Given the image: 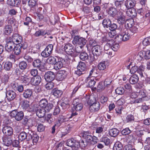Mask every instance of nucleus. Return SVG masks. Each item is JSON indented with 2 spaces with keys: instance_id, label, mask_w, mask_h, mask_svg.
I'll list each match as a JSON object with an SVG mask.
<instances>
[{
  "instance_id": "f257e3e1",
  "label": "nucleus",
  "mask_w": 150,
  "mask_h": 150,
  "mask_svg": "<svg viewBox=\"0 0 150 150\" xmlns=\"http://www.w3.org/2000/svg\"><path fill=\"white\" fill-rule=\"evenodd\" d=\"M72 104L73 106L72 108V113L70 118H71L73 116L77 115L78 114L77 112L81 110L83 107V105L79 102V100L78 98L75 99L74 100Z\"/></svg>"
},
{
  "instance_id": "473e14b6",
  "label": "nucleus",
  "mask_w": 150,
  "mask_h": 150,
  "mask_svg": "<svg viewBox=\"0 0 150 150\" xmlns=\"http://www.w3.org/2000/svg\"><path fill=\"white\" fill-rule=\"evenodd\" d=\"M119 130L116 128H115L111 129L109 131L110 135L111 137H115L119 134Z\"/></svg>"
},
{
  "instance_id": "6e6552de",
  "label": "nucleus",
  "mask_w": 150,
  "mask_h": 150,
  "mask_svg": "<svg viewBox=\"0 0 150 150\" xmlns=\"http://www.w3.org/2000/svg\"><path fill=\"white\" fill-rule=\"evenodd\" d=\"M18 138L21 141L25 139H26L27 141H29L32 139V137L30 134L22 132L18 135Z\"/></svg>"
},
{
  "instance_id": "1a4fd4ad",
  "label": "nucleus",
  "mask_w": 150,
  "mask_h": 150,
  "mask_svg": "<svg viewBox=\"0 0 150 150\" xmlns=\"http://www.w3.org/2000/svg\"><path fill=\"white\" fill-rule=\"evenodd\" d=\"M64 49L65 52L68 54L72 55L75 52L74 48L71 44L68 43L65 45Z\"/></svg>"
},
{
  "instance_id": "9b49d317",
  "label": "nucleus",
  "mask_w": 150,
  "mask_h": 150,
  "mask_svg": "<svg viewBox=\"0 0 150 150\" xmlns=\"http://www.w3.org/2000/svg\"><path fill=\"white\" fill-rule=\"evenodd\" d=\"M54 73L51 71H48L45 73V80L49 82L52 81L55 79Z\"/></svg>"
},
{
  "instance_id": "79ce46f5",
  "label": "nucleus",
  "mask_w": 150,
  "mask_h": 150,
  "mask_svg": "<svg viewBox=\"0 0 150 150\" xmlns=\"http://www.w3.org/2000/svg\"><path fill=\"white\" fill-rule=\"evenodd\" d=\"M63 65V63L61 61H58L57 62H56V63L54 66V68L55 70H57L62 68Z\"/></svg>"
},
{
  "instance_id": "a18cd8bd",
  "label": "nucleus",
  "mask_w": 150,
  "mask_h": 150,
  "mask_svg": "<svg viewBox=\"0 0 150 150\" xmlns=\"http://www.w3.org/2000/svg\"><path fill=\"white\" fill-rule=\"evenodd\" d=\"M19 66L20 69L24 70L26 69L27 67V64L25 61H22L19 63Z\"/></svg>"
},
{
  "instance_id": "cd10ccee",
  "label": "nucleus",
  "mask_w": 150,
  "mask_h": 150,
  "mask_svg": "<svg viewBox=\"0 0 150 150\" xmlns=\"http://www.w3.org/2000/svg\"><path fill=\"white\" fill-rule=\"evenodd\" d=\"M138 80V77L136 74H134L129 79V82L132 84H134L137 83Z\"/></svg>"
},
{
  "instance_id": "774afa93",
  "label": "nucleus",
  "mask_w": 150,
  "mask_h": 150,
  "mask_svg": "<svg viewBox=\"0 0 150 150\" xmlns=\"http://www.w3.org/2000/svg\"><path fill=\"white\" fill-rule=\"evenodd\" d=\"M143 44L145 46L150 44V37L145 38L143 41Z\"/></svg>"
},
{
  "instance_id": "5fc2aeb1",
  "label": "nucleus",
  "mask_w": 150,
  "mask_h": 150,
  "mask_svg": "<svg viewBox=\"0 0 150 150\" xmlns=\"http://www.w3.org/2000/svg\"><path fill=\"white\" fill-rule=\"evenodd\" d=\"M126 21L125 16H122L121 17L118 18L117 21L120 24H123L125 23Z\"/></svg>"
},
{
  "instance_id": "412c9836",
  "label": "nucleus",
  "mask_w": 150,
  "mask_h": 150,
  "mask_svg": "<svg viewBox=\"0 0 150 150\" xmlns=\"http://www.w3.org/2000/svg\"><path fill=\"white\" fill-rule=\"evenodd\" d=\"M47 112L44 108H39L37 110L36 115L37 116L39 117H43L45 115V113Z\"/></svg>"
},
{
  "instance_id": "f704fd0d",
  "label": "nucleus",
  "mask_w": 150,
  "mask_h": 150,
  "mask_svg": "<svg viewBox=\"0 0 150 150\" xmlns=\"http://www.w3.org/2000/svg\"><path fill=\"white\" fill-rule=\"evenodd\" d=\"M41 62L39 59H37L35 60L32 63V64L34 67H37L40 70V67Z\"/></svg>"
},
{
  "instance_id": "c9c22d12",
  "label": "nucleus",
  "mask_w": 150,
  "mask_h": 150,
  "mask_svg": "<svg viewBox=\"0 0 150 150\" xmlns=\"http://www.w3.org/2000/svg\"><path fill=\"white\" fill-rule=\"evenodd\" d=\"M117 11V10L115 8L111 7L109 9L108 13L112 17H116Z\"/></svg>"
},
{
  "instance_id": "f8f14e48",
  "label": "nucleus",
  "mask_w": 150,
  "mask_h": 150,
  "mask_svg": "<svg viewBox=\"0 0 150 150\" xmlns=\"http://www.w3.org/2000/svg\"><path fill=\"white\" fill-rule=\"evenodd\" d=\"M121 33L122 36L123 41H125L127 40L131 37V36L129 33V30L126 28L121 30Z\"/></svg>"
},
{
  "instance_id": "37998d69",
  "label": "nucleus",
  "mask_w": 150,
  "mask_h": 150,
  "mask_svg": "<svg viewBox=\"0 0 150 150\" xmlns=\"http://www.w3.org/2000/svg\"><path fill=\"white\" fill-rule=\"evenodd\" d=\"M29 102L27 100H24L22 102L21 106L24 109H26L29 107Z\"/></svg>"
},
{
  "instance_id": "de8ad7c7",
  "label": "nucleus",
  "mask_w": 150,
  "mask_h": 150,
  "mask_svg": "<svg viewBox=\"0 0 150 150\" xmlns=\"http://www.w3.org/2000/svg\"><path fill=\"white\" fill-rule=\"evenodd\" d=\"M106 66L105 62H101L98 65V68L100 70H103L106 68Z\"/></svg>"
},
{
  "instance_id": "e433bc0d",
  "label": "nucleus",
  "mask_w": 150,
  "mask_h": 150,
  "mask_svg": "<svg viewBox=\"0 0 150 150\" xmlns=\"http://www.w3.org/2000/svg\"><path fill=\"white\" fill-rule=\"evenodd\" d=\"M56 58L52 56L49 57L47 60V63L52 65H54L56 63Z\"/></svg>"
},
{
  "instance_id": "0e129e2a",
  "label": "nucleus",
  "mask_w": 150,
  "mask_h": 150,
  "mask_svg": "<svg viewBox=\"0 0 150 150\" xmlns=\"http://www.w3.org/2000/svg\"><path fill=\"white\" fill-rule=\"evenodd\" d=\"M134 117L132 115H128L126 118V121L127 122H132L134 120Z\"/></svg>"
},
{
  "instance_id": "6e6d98bb",
  "label": "nucleus",
  "mask_w": 150,
  "mask_h": 150,
  "mask_svg": "<svg viewBox=\"0 0 150 150\" xmlns=\"http://www.w3.org/2000/svg\"><path fill=\"white\" fill-rule=\"evenodd\" d=\"M61 106L63 109L66 110L69 107V104L68 102H63L61 104Z\"/></svg>"
},
{
  "instance_id": "a211bd4d",
  "label": "nucleus",
  "mask_w": 150,
  "mask_h": 150,
  "mask_svg": "<svg viewBox=\"0 0 150 150\" xmlns=\"http://www.w3.org/2000/svg\"><path fill=\"white\" fill-rule=\"evenodd\" d=\"M41 79L39 76H36L32 78L31 82L32 84L35 86L38 85L41 82Z\"/></svg>"
},
{
  "instance_id": "69168bd1",
  "label": "nucleus",
  "mask_w": 150,
  "mask_h": 150,
  "mask_svg": "<svg viewBox=\"0 0 150 150\" xmlns=\"http://www.w3.org/2000/svg\"><path fill=\"white\" fill-rule=\"evenodd\" d=\"M103 129L104 126H103L96 127V133L98 134L101 133L103 131Z\"/></svg>"
},
{
  "instance_id": "72a5a7b5",
  "label": "nucleus",
  "mask_w": 150,
  "mask_h": 150,
  "mask_svg": "<svg viewBox=\"0 0 150 150\" xmlns=\"http://www.w3.org/2000/svg\"><path fill=\"white\" fill-rule=\"evenodd\" d=\"M58 74L59 76L61 77L60 80H62L66 77L67 72L65 70H61L59 71Z\"/></svg>"
},
{
  "instance_id": "49530a36",
  "label": "nucleus",
  "mask_w": 150,
  "mask_h": 150,
  "mask_svg": "<svg viewBox=\"0 0 150 150\" xmlns=\"http://www.w3.org/2000/svg\"><path fill=\"white\" fill-rule=\"evenodd\" d=\"M123 0H116L115 1V6L118 8H120V9L122 10L121 8V6L123 4Z\"/></svg>"
},
{
  "instance_id": "bb28decb",
  "label": "nucleus",
  "mask_w": 150,
  "mask_h": 150,
  "mask_svg": "<svg viewBox=\"0 0 150 150\" xmlns=\"http://www.w3.org/2000/svg\"><path fill=\"white\" fill-rule=\"evenodd\" d=\"M126 14L130 17L135 16L136 15L135 10L132 8H128L126 11Z\"/></svg>"
},
{
  "instance_id": "20e7f679",
  "label": "nucleus",
  "mask_w": 150,
  "mask_h": 150,
  "mask_svg": "<svg viewBox=\"0 0 150 150\" xmlns=\"http://www.w3.org/2000/svg\"><path fill=\"white\" fill-rule=\"evenodd\" d=\"M10 116L13 117H14L16 120L20 121L23 119L24 117V114L22 111L18 112L14 110H12L11 112Z\"/></svg>"
},
{
  "instance_id": "e2e57ef3",
  "label": "nucleus",
  "mask_w": 150,
  "mask_h": 150,
  "mask_svg": "<svg viewBox=\"0 0 150 150\" xmlns=\"http://www.w3.org/2000/svg\"><path fill=\"white\" fill-rule=\"evenodd\" d=\"M53 49V45L52 44H50L47 45L45 49L52 54Z\"/></svg>"
},
{
  "instance_id": "ddd939ff",
  "label": "nucleus",
  "mask_w": 150,
  "mask_h": 150,
  "mask_svg": "<svg viewBox=\"0 0 150 150\" xmlns=\"http://www.w3.org/2000/svg\"><path fill=\"white\" fill-rule=\"evenodd\" d=\"M14 43L8 38L6 40V43L5 46L6 50L8 52L13 50L15 47Z\"/></svg>"
},
{
  "instance_id": "39448f33",
  "label": "nucleus",
  "mask_w": 150,
  "mask_h": 150,
  "mask_svg": "<svg viewBox=\"0 0 150 150\" xmlns=\"http://www.w3.org/2000/svg\"><path fill=\"white\" fill-rule=\"evenodd\" d=\"M86 69V66L84 63L80 62L77 67V70L75 71V73L80 76L83 74L84 71Z\"/></svg>"
},
{
  "instance_id": "2eb2a0df",
  "label": "nucleus",
  "mask_w": 150,
  "mask_h": 150,
  "mask_svg": "<svg viewBox=\"0 0 150 150\" xmlns=\"http://www.w3.org/2000/svg\"><path fill=\"white\" fill-rule=\"evenodd\" d=\"M102 48L100 45H97L92 48V53L96 57L99 56L102 51Z\"/></svg>"
},
{
  "instance_id": "13d9d810",
  "label": "nucleus",
  "mask_w": 150,
  "mask_h": 150,
  "mask_svg": "<svg viewBox=\"0 0 150 150\" xmlns=\"http://www.w3.org/2000/svg\"><path fill=\"white\" fill-rule=\"evenodd\" d=\"M96 71L97 70L96 68L92 69L90 72L89 76H92L93 77L96 76L97 75Z\"/></svg>"
},
{
  "instance_id": "3c124183",
  "label": "nucleus",
  "mask_w": 150,
  "mask_h": 150,
  "mask_svg": "<svg viewBox=\"0 0 150 150\" xmlns=\"http://www.w3.org/2000/svg\"><path fill=\"white\" fill-rule=\"evenodd\" d=\"M54 84L52 81L49 82L45 85V88L48 90L52 89L54 86Z\"/></svg>"
},
{
  "instance_id": "864d4df0",
  "label": "nucleus",
  "mask_w": 150,
  "mask_h": 150,
  "mask_svg": "<svg viewBox=\"0 0 150 150\" xmlns=\"http://www.w3.org/2000/svg\"><path fill=\"white\" fill-rule=\"evenodd\" d=\"M115 92L118 95H122L123 94L125 91L123 87H118L115 89Z\"/></svg>"
},
{
  "instance_id": "58836bf2",
  "label": "nucleus",
  "mask_w": 150,
  "mask_h": 150,
  "mask_svg": "<svg viewBox=\"0 0 150 150\" xmlns=\"http://www.w3.org/2000/svg\"><path fill=\"white\" fill-rule=\"evenodd\" d=\"M111 23V21L109 19H104L102 23L104 27L106 28H108Z\"/></svg>"
},
{
  "instance_id": "b1692460",
  "label": "nucleus",
  "mask_w": 150,
  "mask_h": 150,
  "mask_svg": "<svg viewBox=\"0 0 150 150\" xmlns=\"http://www.w3.org/2000/svg\"><path fill=\"white\" fill-rule=\"evenodd\" d=\"M3 143L4 145L7 146H9L11 145L12 142V140L11 137H5L3 139Z\"/></svg>"
},
{
  "instance_id": "8fccbe9b",
  "label": "nucleus",
  "mask_w": 150,
  "mask_h": 150,
  "mask_svg": "<svg viewBox=\"0 0 150 150\" xmlns=\"http://www.w3.org/2000/svg\"><path fill=\"white\" fill-rule=\"evenodd\" d=\"M13 50L15 54L17 55L21 53V47L19 45H17L15 46Z\"/></svg>"
},
{
  "instance_id": "423d86ee",
  "label": "nucleus",
  "mask_w": 150,
  "mask_h": 150,
  "mask_svg": "<svg viewBox=\"0 0 150 150\" xmlns=\"http://www.w3.org/2000/svg\"><path fill=\"white\" fill-rule=\"evenodd\" d=\"M8 38L14 44L16 45H19L22 41V37L20 35L17 34H14Z\"/></svg>"
},
{
  "instance_id": "4468645a",
  "label": "nucleus",
  "mask_w": 150,
  "mask_h": 150,
  "mask_svg": "<svg viewBox=\"0 0 150 150\" xmlns=\"http://www.w3.org/2000/svg\"><path fill=\"white\" fill-rule=\"evenodd\" d=\"M83 137L85 139V141L88 143L92 142L93 136L91 135L90 132L89 131L83 132Z\"/></svg>"
},
{
  "instance_id": "bf43d9fd",
  "label": "nucleus",
  "mask_w": 150,
  "mask_h": 150,
  "mask_svg": "<svg viewBox=\"0 0 150 150\" xmlns=\"http://www.w3.org/2000/svg\"><path fill=\"white\" fill-rule=\"evenodd\" d=\"M111 45L112 44L110 42H107L106 43L104 46V48L105 52L108 50H112Z\"/></svg>"
},
{
  "instance_id": "0eeeda50",
  "label": "nucleus",
  "mask_w": 150,
  "mask_h": 150,
  "mask_svg": "<svg viewBox=\"0 0 150 150\" xmlns=\"http://www.w3.org/2000/svg\"><path fill=\"white\" fill-rule=\"evenodd\" d=\"M66 144L67 146L71 147L73 149L76 150L79 148V142L73 138L68 139Z\"/></svg>"
},
{
  "instance_id": "7c9ffc66",
  "label": "nucleus",
  "mask_w": 150,
  "mask_h": 150,
  "mask_svg": "<svg viewBox=\"0 0 150 150\" xmlns=\"http://www.w3.org/2000/svg\"><path fill=\"white\" fill-rule=\"evenodd\" d=\"M52 93L54 96L56 98L60 97L62 94V91L56 88L53 89L52 90Z\"/></svg>"
},
{
  "instance_id": "ea45409f",
  "label": "nucleus",
  "mask_w": 150,
  "mask_h": 150,
  "mask_svg": "<svg viewBox=\"0 0 150 150\" xmlns=\"http://www.w3.org/2000/svg\"><path fill=\"white\" fill-rule=\"evenodd\" d=\"M114 148L116 150H122L123 148L122 144L119 142H116L114 144Z\"/></svg>"
},
{
  "instance_id": "f03ea898",
  "label": "nucleus",
  "mask_w": 150,
  "mask_h": 150,
  "mask_svg": "<svg viewBox=\"0 0 150 150\" xmlns=\"http://www.w3.org/2000/svg\"><path fill=\"white\" fill-rule=\"evenodd\" d=\"M39 105L41 108L45 109L47 112H49L52 108L53 105L48 103V101L45 98L41 100L39 103Z\"/></svg>"
},
{
  "instance_id": "393cba45",
  "label": "nucleus",
  "mask_w": 150,
  "mask_h": 150,
  "mask_svg": "<svg viewBox=\"0 0 150 150\" xmlns=\"http://www.w3.org/2000/svg\"><path fill=\"white\" fill-rule=\"evenodd\" d=\"M12 31L13 29L11 26L7 25L5 27L4 32L5 34L8 35L12 33Z\"/></svg>"
},
{
  "instance_id": "c85d7f7f",
  "label": "nucleus",
  "mask_w": 150,
  "mask_h": 150,
  "mask_svg": "<svg viewBox=\"0 0 150 150\" xmlns=\"http://www.w3.org/2000/svg\"><path fill=\"white\" fill-rule=\"evenodd\" d=\"M135 3L131 0H127L125 4V6L127 8H132L135 5Z\"/></svg>"
},
{
  "instance_id": "603ef678",
  "label": "nucleus",
  "mask_w": 150,
  "mask_h": 150,
  "mask_svg": "<svg viewBox=\"0 0 150 150\" xmlns=\"http://www.w3.org/2000/svg\"><path fill=\"white\" fill-rule=\"evenodd\" d=\"M131 130L129 128H126L123 129L121 132V133L123 135H128L131 132Z\"/></svg>"
},
{
  "instance_id": "dca6fc26",
  "label": "nucleus",
  "mask_w": 150,
  "mask_h": 150,
  "mask_svg": "<svg viewBox=\"0 0 150 150\" xmlns=\"http://www.w3.org/2000/svg\"><path fill=\"white\" fill-rule=\"evenodd\" d=\"M100 108V104L98 102H96L93 104L90 105L89 110L91 112H95L98 111Z\"/></svg>"
},
{
  "instance_id": "09e8293b",
  "label": "nucleus",
  "mask_w": 150,
  "mask_h": 150,
  "mask_svg": "<svg viewBox=\"0 0 150 150\" xmlns=\"http://www.w3.org/2000/svg\"><path fill=\"white\" fill-rule=\"evenodd\" d=\"M114 41L113 42H111V45L112 50H113L114 51H116L119 48V45L117 43H114Z\"/></svg>"
},
{
  "instance_id": "9d476101",
  "label": "nucleus",
  "mask_w": 150,
  "mask_h": 150,
  "mask_svg": "<svg viewBox=\"0 0 150 150\" xmlns=\"http://www.w3.org/2000/svg\"><path fill=\"white\" fill-rule=\"evenodd\" d=\"M2 131L3 133L6 136H11L13 134V129L10 126H4L3 127Z\"/></svg>"
},
{
  "instance_id": "a878e982",
  "label": "nucleus",
  "mask_w": 150,
  "mask_h": 150,
  "mask_svg": "<svg viewBox=\"0 0 150 150\" xmlns=\"http://www.w3.org/2000/svg\"><path fill=\"white\" fill-rule=\"evenodd\" d=\"M21 1L20 0H7V4L11 6H16L19 5Z\"/></svg>"
},
{
  "instance_id": "052dcab7",
  "label": "nucleus",
  "mask_w": 150,
  "mask_h": 150,
  "mask_svg": "<svg viewBox=\"0 0 150 150\" xmlns=\"http://www.w3.org/2000/svg\"><path fill=\"white\" fill-rule=\"evenodd\" d=\"M138 25H134L132 27H130V30L132 33H135L138 31Z\"/></svg>"
},
{
  "instance_id": "c03bdc74",
  "label": "nucleus",
  "mask_w": 150,
  "mask_h": 150,
  "mask_svg": "<svg viewBox=\"0 0 150 150\" xmlns=\"http://www.w3.org/2000/svg\"><path fill=\"white\" fill-rule=\"evenodd\" d=\"M4 69L7 71H9L12 67V64L11 62H6L4 65Z\"/></svg>"
},
{
  "instance_id": "4d7b16f0",
  "label": "nucleus",
  "mask_w": 150,
  "mask_h": 150,
  "mask_svg": "<svg viewBox=\"0 0 150 150\" xmlns=\"http://www.w3.org/2000/svg\"><path fill=\"white\" fill-rule=\"evenodd\" d=\"M51 54L48 51H46L45 49L41 52V55L44 57H47Z\"/></svg>"
},
{
  "instance_id": "5701e85b",
  "label": "nucleus",
  "mask_w": 150,
  "mask_h": 150,
  "mask_svg": "<svg viewBox=\"0 0 150 150\" xmlns=\"http://www.w3.org/2000/svg\"><path fill=\"white\" fill-rule=\"evenodd\" d=\"M74 125L73 123H71L68 124L66 125L65 126V131L64 133L67 134L69 133L73 128Z\"/></svg>"
},
{
  "instance_id": "a19ab883",
  "label": "nucleus",
  "mask_w": 150,
  "mask_h": 150,
  "mask_svg": "<svg viewBox=\"0 0 150 150\" xmlns=\"http://www.w3.org/2000/svg\"><path fill=\"white\" fill-rule=\"evenodd\" d=\"M80 58L82 60L85 61L88 59V54L85 52H81L80 55Z\"/></svg>"
},
{
  "instance_id": "7ed1b4c3",
  "label": "nucleus",
  "mask_w": 150,
  "mask_h": 150,
  "mask_svg": "<svg viewBox=\"0 0 150 150\" xmlns=\"http://www.w3.org/2000/svg\"><path fill=\"white\" fill-rule=\"evenodd\" d=\"M86 42L87 40L85 38L78 35L75 36L72 41L74 45L77 44L82 47L86 44Z\"/></svg>"
},
{
  "instance_id": "f3484780",
  "label": "nucleus",
  "mask_w": 150,
  "mask_h": 150,
  "mask_svg": "<svg viewBox=\"0 0 150 150\" xmlns=\"http://www.w3.org/2000/svg\"><path fill=\"white\" fill-rule=\"evenodd\" d=\"M6 96L8 100H12L16 97V94L13 91H9L6 92Z\"/></svg>"
},
{
  "instance_id": "aec40b11",
  "label": "nucleus",
  "mask_w": 150,
  "mask_h": 150,
  "mask_svg": "<svg viewBox=\"0 0 150 150\" xmlns=\"http://www.w3.org/2000/svg\"><path fill=\"white\" fill-rule=\"evenodd\" d=\"M32 94L33 92L32 90L27 89L24 90V92L23 94V96L24 98L29 99L31 98Z\"/></svg>"
},
{
  "instance_id": "338daca9",
  "label": "nucleus",
  "mask_w": 150,
  "mask_h": 150,
  "mask_svg": "<svg viewBox=\"0 0 150 150\" xmlns=\"http://www.w3.org/2000/svg\"><path fill=\"white\" fill-rule=\"evenodd\" d=\"M115 41H117L118 42H120L122 41H123L122 39V34H121V35H117L115 38Z\"/></svg>"
},
{
  "instance_id": "4c0bfd02",
  "label": "nucleus",
  "mask_w": 150,
  "mask_h": 150,
  "mask_svg": "<svg viewBox=\"0 0 150 150\" xmlns=\"http://www.w3.org/2000/svg\"><path fill=\"white\" fill-rule=\"evenodd\" d=\"M47 33V32L45 30H40L36 31L34 34L35 37H39L40 36H44Z\"/></svg>"
},
{
  "instance_id": "680f3d73",
  "label": "nucleus",
  "mask_w": 150,
  "mask_h": 150,
  "mask_svg": "<svg viewBox=\"0 0 150 150\" xmlns=\"http://www.w3.org/2000/svg\"><path fill=\"white\" fill-rule=\"evenodd\" d=\"M144 70V68L142 65L139 67L137 71V73L139 74L140 76L141 77L143 76V72Z\"/></svg>"
},
{
  "instance_id": "4be33fe9",
  "label": "nucleus",
  "mask_w": 150,
  "mask_h": 150,
  "mask_svg": "<svg viewBox=\"0 0 150 150\" xmlns=\"http://www.w3.org/2000/svg\"><path fill=\"white\" fill-rule=\"evenodd\" d=\"M100 142H103L106 146L110 145L111 143L110 139L106 136H103L100 139Z\"/></svg>"
},
{
  "instance_id": "6ab92c4d",
  "label": "nucleus",
  "mask_w": 150,
  "mask_h": 150,
  "mask_svg": "<svg viewBox=\"0 0 150 150\" xmlns=\"http://www.w3.org/2000/svg\"><path fill=\"white\" fill-rule=\"evenodd\" d=\"M85 99H86L85 101H86L87 103L90 106L96 102L95 98L92 96L86 95Z\"/></svg>"
},
{
  "instance_id": "2f4dec72",
  "label": "nucleus",
  "mask_w": 150,
  "mask_h": 150,
  "mask_svg": "<svg viewBox=\"0 0 150 150\" xmlns=\"http://www.w3.org/2000/svg\"><path fill=\"white\" fill-rule=\"evenodd\" d=\"M141 54L143 55L142 57V58H144L145 59H150V50H147L146 51H144L142 53H140V55L142 57Z\"/></svg>"
},
{
  "instance_id": "c756f323",
  "label": "nucleus",
  "mask_w": 150,
  "mask_h": 150,
  "mask_svg": "<svg viewBox=\"0 0 150 150\" xmlns=\"http://www.w3.org/2000/svg\"><path fill=\"white\" fill-rule=\"evenodd\" d=\"M70 117L71 116L68 118H67L62 115H59L58 117L57 122L60 125L62 123L64 122L68 121L69 119L71 118H70Z\"/></svg>"
}]
</instances>
